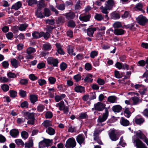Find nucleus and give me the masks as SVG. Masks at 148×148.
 <instances>
[{
    "instance_id": "0eeeda50",
    "label": "nucleus",
    "mask_w": 148,
    "mask_h": 148,
    "mask_svg": "<svg viewBox=\"0 0 148 148\" xmlns=\"http://www.w3.org/2000/svg\"><path fill=\"white\" fill-rule=\"evenodd\" d=\"M95 108L96 110L100 111L103 110L105 107V105L102 103L98 102L95 104L94 105Z\"/></svg>"
},
{
    "instance_id": "1a4fd4ad",
    "label": "nucleus",
    "mask_w": 148,
    "mask_h": 148,
    "mask_svg": "<svg viewBox=\"0 0 148 148\" xmlns=\"http://www.w3.org/2000/svg\"><path fill=\"white\" fill-rule=\"evenodd\" d=\"M90 17V14L87 15L81 14L79 16V18L81 21L87 22L89 20Z\"/></svg>"
},
{
    "instance_id": "09e8293b",
    "label": "nucleus",
    "mask_w": 148,
    "mask_h": 148,
    "mask_svg": "<svg viewBox=\"0 0 148 148\" xmlns=\"http://www.w3.org/2000/svg\"><path fill=\"white\" fill-rule=\"evenodd\" d=\"M130 15L128 12L125 11L123 14H122L121 16L122 18H125L128 17H130Z\"/></svg>"
},
{
    "instance_id": "f704fd0d",
    "label": "nucleus",
    "mask_w": 148,
    "mask_h": 148,
    "mask_svg": "<svg viewBox=\"0 0 148 148\" xmlns=\"http://www.w3.org/2000/svg\"><path fill=\"white\" fill-rule=\"evenodd\" d=\"M108 100L110 103H114L116 100V97L114 96H110L108 97Z\"/></svg>"
},
{
    "instance_id": "72a5a7b5",
    "label": "nucleus",
    "mask_w": 148,
    "mask_h": 148,
    "mask_svg": "<svg viewBox=\"0 0 148 148\" xmlns=\"http://www.w3.org/2000/svg\"><path fill=\"white\" fill-rule=\"evenodd\" d=\"M30 100L32 103H34L37 101L38 98L35 95H31L30 96Z\"/></svg>"
},
{
    "instance_id": "7c9ffc66",
    "label": "nucleus",
    "mask_w": 148,
    "mask_h": 148,
    "mask_svg": "<svg viewBox=\"0 0 148 148\" xmlns=\"http://www.w3.org/2000/svg\"><path fill=\"white\" fill-rule=\"evenodd\" d=\"M25 147L27 148H30L33 145V141L32 140H30L29 141L26 143L25 144Z\"/></svg>"
},
{
    "instance_id": "052dcab7",
    "label": "nucleus",
    "mask_w": 148,
    "mask_h": 148,
    "mask_svg": "<svg viewBox=\"0 0 148 148\" xmlns=\"http://www.w3.org/2000/svg\"><path fill=\"white\" fill-rule=\"evenodd\" d=\"M28 81V80L27 79H22L20 80V83L21 85H26L27 84Z\"/></svg>"
},
{
    "instance_id": "20e7f679",
    "label": "nucleus",
    "mask_w": 148,
    "mask_h": 148,
    "mask_svg": "<svg viewBox=\"0 0 148 148\" xmlns=\"http://www.w3.org/2000/svg\"><path fill=\"white\" fill-rule=\"evenodd\" d=\"M48 63L50 65H52L53 66L57 67L58 63V60L52 57H49L47 59Z\"/></svg>"
},
{
    "instance_id": "39448f33",
    "label": "nucleus",
    "mask_w": 148,
    "mask_h": 148,
    "mask_svg": "<svg viewBox=\"0 0 148 148\" xmlns=\"http://www.w3.org/2000/svg\"><path fill=\"white\" fill-rule=\"evenodd\" d=\"M108 115V111L107 108L105 109V112L103 114L102 116H100L98 119V122L99 124V123L103 122L105 121L107 118Z\"/></svg>"
},
{
    "instance_id": "473e14b6",
    "label": "nucleus",
    "mask_w": 148,
    "mask_h": 148,
    "mask_svg": "<svg viewBox=\"0 0 148 148\" xmlns=\"http://www.w3.org/2000/svg\"><path fill=\"white\" fill-rule=\"evenodd\" d=\"M92 78V75L90 74H88L84 79V81L85 82H91L93 80V79Z\"/></svg>"
},
{
    "instance_id": "5fc2aeb1",
    "label": "nucleus",
    "mask_w": 148,
    "mask_h": 148,
    "mask_svg": "<svg viewBox=\"0 0 148 148\" xmlns=\"http://www.w3.org/2000/svg\"><path fill=\"white\" fill-rule=\"evenodd\" d=\"M21 106L22 108H27L28 107V103L26 101L23 102L21 103Z\"/></svg>"
},
{
    "instance_id": "a18cd8bd",
    "label": "nucleus",
    "mask_w": 148,
    "mask_h": 148,
    "mask_svg": "<svg viewBox=\"0 0 148 148\" xmlns=\"http://www.w3.org/2000/svg\"><path fill=\"white\" fill-rule=\"evenodd\" d=\"M122 25L121 23L119 22H116L114 23L113 25V27L115 29H117L121 27Z\"/></svg>"
},
{
    "instance_id": "338daca9",
    "label": "nucleus",
    "mask_w": 148,
    "mask_h": 148,
    "mask_svg": "<svg viewBox=\"0 0 148 148\" xmlns=\"http://www.w3.org/2000/svg\"><path fill=\"white\" fill-rule=\"evenodd\" d=\"M19 94L22 97H25L26 95V92L22 90H20Z\"/></svg>"
},
{
    "instance_id": "7ed1b4c3",
    "label": "nucleus",
    "mask_w": 148,
    "mask_h": 148,
    "mask_svg": "<svg viewBox=\"0 0 148 148\" xmlns=\"http://www.w3.org/2000/svg\"><path fill=\"white\" fill-rule=\"evenodd\" d=\"M138 23L140 25L144 26L148 21V19L142 15H140L136 18Z\"/></svg>"
},
{
    "instance_id": "ea45409f",
    "label": "nucleus",
    "mask_w": 148,
    "mask_h": 148,
    "mask_svg": "<svg viewBox=\"0 0 148 148\" xmlns=\"http://www.w3.org/2000/svg\"><path fill=\"white\" fill-rule=\"evenodd\" d=\"M111 17L112 19H116L119 18L120 16L118 13H113L111 14Z\"/></svg>"
},
{
    "instance_id": "4d7b16f0",
    "label": "nucleus",
    "mask_w": 148,
    "mask_h": 148,
    "mask_svg": "<svg viewBox=\"0 0 148 148\" xmlns=\"http://www.w3.org/2000/svg\"><path fill=\"white\" fill-rule=\"evenodd\" d=\"M65 5L64 4H60L56 5V8L61 10H64L65 9Z\"/></svg>"
},
{
    "instance_id": "6e6d98bb",
    "label": "nucleus",
    "mask_w": 148,
    "mask_h": 148,
    "mask_svg": "<svg viewBox=\"0 0 148 148\" xmlns=\"http://www.w3.org/2000/svg\"><path fill=\"white\" fill-rule=\"evenodd\" d=\"M38 83L40 86H42L43 85L46 84V82L44 79H40L38 80Z\"/></svg>"
},
{
    "instance_id": "c03bdc74",
    "label": "nucleus",
    "mask_w": 148,
    "mask_h": 148,
    "mask_svg": "<svg viewBox=\"0 0 148 148\" xmlns=\"http://www.w3.org/2000/svg\"><path fill=\"white\" fill-rule=\"evenodd\" d=\"M42 124L46 128H47V127H48L49 126L52 125L51 122L48 120L45 121Z\"/></svg>"
},
{
    "instance_id": "de8ad7c7",
    "label": "nucleus",
    "mask_w": 148,
    "mask_h": 148,
    "mask_svg": "<svg viewBox=\"0 0 148 148\" xmlns=\"http://www.w3.org/2000/svg\"><path fill=\"white\" fill-rule=\"evenodd\" d=\"M57 22L58 23H64L65 22L64 18L62 16H60L58 18Z\"/></svg>"
},
{
    "instance_id": "b1692460",
    "label": "nucleus",
    "mask_w": 148,
    "mask_h": 148,
    "mask_svg": "<svg viewBox=\"0 0 148 148\" xmlns=\"http://www.w3.org/2000/svg\"><path fill=\"white\" fill-rule=\"evenodd\" d=\"M124 113L125 116L127 118H129L131 116V113L129 110V109L128 108H125Z\"/></svg>"
},
{
    "instance_id": "a19ab883",
    "label": "nucleus",
    "mask_w": 148,
    "mask_h": 148,
    "mask_svg": "<svg viewBox=\"0 0 148 148\" xmlns=\"http://www.w3.org/2000/svg\"><path fill=\"white\" fill-rule=\"evenodd\" d=\"M27 27L28 25L26 24H22L20 25L18 29L21 31H24L25 30Z\"/></svg>"
},
{
    "instance_id": "8fccbe9b",
    "label": "nucleus",
    "mask_w": 148,
    "mask_h": 148,
    "mask_svg": "<svg viewBox=\"0 0 148 148\" xmlns=\"http://www.w3.org/2000/svg\"><path fill=\"white\" fill-rule=\"evenodd\" d=\"M48 80L49 82L51 84H54L56 81V79L52 77H49L48 79Z\"/></svg>"
},
{
    "instance_id": "f03ea898",
    "label": "nucleus",
    "mask_w": 148,
    "mask_h": 148,
    "mask_svg": "<svg viewBox=\"0 0 148 148\" xmlns=\"http://www.w3.org/2000/svg\"><path fill=\"white\" fill-rule=\"evenodd\" d=\"M76 145V142L73 138H69L66 141L65 147L66 148H73Z\"/></svg>"
},
{
    "instance_id": "0e129e2a",
    "label": "nucleus",
    "mask_w": 148,
    "mask_h": 148,
    "mask_svg": "<svg viewBox=\"0 0 148 148\" xmlns=\"http://www.w3.org/2000/svg\"><path fill=\"white\" fill-rule=\"evenodd\" d=\"M10 96L13 98L15 97L17 95V92L15 91L11 90L10 91Z\"/></svg>"
},
{
    "instance_id": "aec40b11",
    "label": "nucleus",
    "mask_w": 148,
    "mask_h": 148,
    "mask_svg": "<svg viewBox=\"0 0 148 148\" xmlns=\"http://www.w3.org/2000/svg\"><path fill=\"white\" fill-rule=\"evenodd\" d=\"M10 62L12 66L15 68H17L19 65L18 62L15 59L13 58L11 60Z\"/></svg>"
},
{
    "instance_id": "a878e982",
    "label": "nucleus",
    "mask_w": 148,
    "mask_h": 148,
    "mask_svg": "<svg viewBox=\"0 0 148 148\" xmlns=\"http://www.w3.org/2000/svg\"><path fill=\"white\" fill-rule=\"evenodd\" d=\"M132 99L133 101V104L134 105L137 104L141 102L140 99L136 97H132Z\"/></svg>"
},
{
    "instance_id": "603ef678",
    "label": "nucleus",
    "mask_w": 148,
    "mask_h": 148,
    "mask_svg": "<svg viewBox=\"0 0 148 148\" xmlns=\"http://www.w3.org/2000/svg\"><path fill=\"white\" fill-rule=\"evenodd\" d=\"M79 117L80 119H84L88 118V116L86 113H82L79 114Z\"/></svg>"
},
{
    "instance_id": "4be33fe9",
    "label": "nucleus",
    "mask_w": 148,
    "mask_h": 148,
    "mask_svg": "<svg viewBox=\"0 0 148 148\" xmlns=\"http://www.w3.org/2000/svg\"><path fill=\"white\" fill-rule=\"evenodd\" d=\"M47 4H45L44 1L43 0H41L39 1L37 4V7L39 9H41L47 6Z\"/></svg>"
},
{
    "instance_id": "9d476101",
    "label": "nucleus",
    "mask_w": 148,
    "mask_h": 148,
    "mask_svg": "<svg viewBox=\"0 0 148 148\" xmlns=\"http://www.w3.org/2000/svg\"><path fill=\"white\" fill-rule=\"evenodd\" d=\"M44 33V32H41L39 33L36 31H34L32 33V36L33 38L36 39L43 36Z\"/></svg>"
},
{
    "instance_id": "9b49d317",
    "label": "nucleus",
    "mask_w": 148,
    "mask_h": 148,
    "mask_svg": "<svg viewBox=\"0 0 148 148\" xmlns=\"http://www.w3.org/2000/svg\"><path fill=\"white\" fill-rule=\"evenodd\" d=\"M109 136L111 139L113 141H116L119 139L116 134L115 133L114 130H112L109 133Z\"/></svg>"
},
{
    "instance_id": "412c9836",
    "label": "nucleus",
    "mask_w": 148,
    "mask_h": 148,
    "mask_svg": "<svg viewBox=\"0 0 148 148\" xmlns=\"http://www.w3.org/2000/svg\"><path fill=\"white\" fill-rule=\"evenodd\" d=\"M74 90L76 92L82 93L84 92V88L80 86H77L75 88Z\"/></svg>"
},
{
    "instance_id": "ddd939ff",
    "label": "nucleus",
    "mask_w": 148,
    "mask_h": 148,
    "mask_svg": "<svg viewBox=\"0 0 148 148\" xmlns=\"http://www.w3.org/2000/svg\"><path fill=\"white\" fill-rule=\"evenodd\" d=\"M10 134L12 137L15 138L17 137L19 134V132L17 129H13L10 131Z\"/></svg>"
},
{
    "instance_id": "79ce46f5",
    "label": "nucleus",
    "mask_w": 148,
    "mask_h": 148,
    "mask_svg": "<svg viewBox=\"0 0 148 148\" xmlns=\"http://www.w3.org/2000/svg\"><path fill=\"white\" fill-rule=\"evenodd\" d=\"M43 47L45 50H49L51 48V45L49 43H47L43 44Z\"/></svg>"
},
{
    "instance_id": "2eb2a0df",
    "label": "nucleus",
    "mask_w": 148,
    "mask_h": 148,
    "mask_svg": "<svg viewBox=\"0 0 148 148\" xmlns=\"http://www.w3.org/2000/svg\"><path fill=\"white\" fill-rule=\"evenodd\" d=\"M135 123L138 125H140L143 123L145 121L144 119L143 118H138L137 116L134 119Z\"/></svg>"
},
{
    "instance_id": "a211bd4d",
    "label": "nucleus",
    "mask_w": 148,
    "mask_h": 148,
    "mask_svg": "<svg viewBox=\"0 0 148 148\" xmlns=\"http://www.w3.org/2000/svg\"><path fill=\"white\" fill-rule=\"evenodd\" d=\"M114 33L116 35H121L124 34V30L121 29H115Z\"/></svg>"
},
{
    "instance_id": "58836bf2",
    "label": "nucleus",
    "mask_w": 148,
    "mask_h": 148,
    "mask_svg": "<svg viewBox=\"0 0 148 148\" xmlns=\"http://www.w3.org/2000/svg\"><path fill=\"white\" fill-rule=\"evenodd\" d=\"M136 135L138 137L142 139L143 140L145 139V138H146L144 134L140 131L137 132Z\"/></svg>"
},
{
    "instance_id": "4c0bfd02",
    "label": "nucleus",
    "mask_w": 148,
    "mask_h": 148,
    "mask_svg": "<svg viewBox=\"0 0 148 148\" xmlns=\"http://www.w3.org/2000/svg\"><path fill=\"white\" fill-rule=\"evenodd\" d=\"M25 114L26 116H27L28 119H35L34 116L35 113L34 112L30 113L28 112H26Z\"/></svg>"
},
{
    "instance_id": "bb28decb",
    "label": "nucleus",
    "mask_w": 148,
    "mask_h": 148,
    "mask_svg": "<svg viewBox=\"0 0 148 148\" xmlns=\"http://www.w3.org/2000/svg\"><path fill=\"white\" fill-rule=\"evenodd\" d=\"M15 142L16 144L18 146L23 147L24 145L23 142L21 139H16L15 140Z\"/></svg>"
},
{
    "instance_id": "f3484780",
    "label": "nucleus",
    "mask_w": 148,
    "mask_h": 148,
    "mask_svg": "<svg viewBox=\"0 0 148 148\" xmlns=\"http://www.w3.org/2000/svg\"><path fill=\"white\" fill-rule=\"evenodd\" d=\"M22 5V3L21 1H18L12 5L11 9L15 10H18L21 7Z\"/></svg>"
},
{
    "instance_id": "2f4dec72",
    "label": "nucleus",
    "mask_w": 148,
    "mask_h": 148,
    "mask_svg": "<svg viewBox=\"0 0 148 148\" xmlns=\"http://www.w3.org/2000/svg\"><path fill=\"white\" fill-rule=\"evenodd\" d=\"M46 132L51 135H54L55 133L54 130L50 127H49L48 128V129L46 130Z\"/></svg>"
},
{
    "instance_id": "6ab92c4d",
    "label": "nucleus",
    "mask_w": 148,
    "mask_h": 148,
    "mask_svg": "<svg viewBox=\"0 0 148 148\" xmlns=\"http://www.w3.org/2000/svg\"><path fill=\"white\" fill-rule=\"evenodd\" d=\"M56 106L59 108V110H62L65 107V105L64 102L63 101H61L60 102L57 103Z\"/></svg>"
},
{
    "instance_id": "13d9d810",
    "label": "nucleus",
    "mask_w": 148,
    "mask_h": 148,
    "mask_svg": "<svg viewBox=\"0 0 148 148\" xmlns=\"http://www.w3.org/2000/svg\"><path fill=\"white\" fill-rule=\"evenodd\" d=\"M46 23L51 25H53L55 24V21L54 19L50 20L48 19L45 20Z\"/></svg>"
},
{
    "instance_id": "393cba45",
    "label": "nucleus",
    "mask_w": 148,
    "mask_h": 148,
    "mask_svg": "<svg viewBox=\"0 0 148 148\" xmlns=\"http://www.w3.org/2000/svg\"><path fill=\"white\" fill-rule=\"evenodd\" d=\"M121 109V107L119 105L115 106L112 108V110L115 112H120Z\"/></svg>"
},
{
    "instance_id": "c85d7f7f",
    "label": "nucleus",
    "mask_w": 148,
    "mask_h": 148,
    "mask_svg": "<svg viewBox=\"0 0 148 148\" xmlns=\"http://www.w3.org/2000/svg\"><path fill=\"white\" fill-rule=\"evenodd\" d=\"M95 18L98 21H101L103 19V17L100 14L96 13L95 16Z\"/></svg>"
},
{
    "instance_id": "423d86ee",
    "label": "nucleus",
    "mask_w": 148,
    "mask_h": 148,
    "mask_svg": "<svg viewBox=\"0 0 148 148\" xmlns=\"http://www.w3.org/2000/svg\"><path fill=\"white\" fill-rule=\"evenodd\" d=\"M101 132L99 130H96L94 131L93 133V136L94 137V140L99 144L101 145H103V143L99 136V135Z\"/></svg>"
},
{
    "instance_id": "6e6552de",
    "label": "nucleus",
    "mask_w": 148,
    "mask_h": 148,
    "mask_svg": "<svg viewBox=\"0 0 148 148\" xmlns=\"http://www.w3.org/2000/svg\"><path fill=\"white\" fill-rule=\"evenodd\" d=\"M115 2L114 0H108L106 4V6L108 10L112 9L114 6Z\"/></svg>"
},
{
    "instance_id": "c9c22d12",
    "label": "nucleus",
    "mask_w": 148,
    "mask_h": 148,
    "mask_svg": "<svg viewBox=\"0 0 148 148\" xmlns=\"http://www.w3.org/2000/svg\"><path fill=\"white\" fill-rule=\"evenodd\" d=\"M43 14L45 16L48 17L51 15V12L49 9L45 8L44 9Z\"/></svg>"
},
{
    "instance_id": "69168bd1",
    "label": "nucleus",
    "mask_w": 148,
    "mask_h": 148,
    "mask_svg": "<svg viewBox=\"0 0 148 148\" xmlns=\"http://www.w3.org/2000/svg\"><path fill=\"white\" fill-rule=\"evenodd\" d=\"M2 64L4 68L6 69L8 67L9 64L8 61H5L3 62L2 63Z\"/></svg>"
},
{
    "instance_id": "f8f14e48",
    "label": "nucleus",
    "mask_w": 148,
    "mask_h": 148,
    "mask_svg": "<svg viewBox=\"0 0 148 148\" xmlns=\"http://www.w3.org/2000/svg\"><path fill=\"white\" fill-rule=\"evenodd\" d=\"M76 139L77 142L80 145L83 143L84 144L85 138L83 134H79L77 136Z\"/></svg>"
},
{
    "instance_id": "f257e3e1",
    "label": "nucleus",
    "mask_w": 148,
    "mask_h": 148,
    "mask_svg": "<svg viewBox=\"0 0 148 148\" xmlns=\"http://www.w3.org/2000/svg\"><path fill=\"white\" fill-rule=\"evenodd\" d=\"M133 143L137 148H148L145 144L138 138L134 136L132 138Z\"/></svg>"
},
{
    "instance_id": "e2e57ef3",
    "label": "nucleus",
    "mask_w": 148,
    "mask_h": 148,
    "mask_svg": "<svg viewBox=\"0 0 148 148\" xmlns=\"http://www.w3.org/2000/svg\"><path fill=\"white\" fill-rule=\"evenodd\" d=\"M61 69L62 71H64L67 68L66 64L64 62L62 63L60 66Z\"/></svg>"
},
{
    "instance_id": "680f3d73",
    "label": "nucleus",
    "mask_w": 148,
    "mask_h": 148,
    "mask_svg": "<svg viewBox=\"0 0 148 148\" xmlns=\"http://www.w3.org/2000/svg\"><path fill=\"white\" fill-rule=\"evenodd\" d=\"M134 23H131L127 25H124V26L125 28L128 29L130 30L132 29L134 27Z\"/></svg>"
},
{
    "instance_id": "bf43d9fd",
    "label": "nucleus",
    "mask_w": 148,
    "mask_h": 148,
    "mask_svg": "<svg viewBox=\"0 0 148 148\" xmlns=\"http://www.w3.org/2000/svg\"><path fill=\"white\" fill-rule=\"evenodd\" d=\"M53 114L50 111L47 112L45 114V118L46 119H50L52 117Z\"/></svg>"
},
{
    "instance_id": "cd10ccee",
    "label": "nucleus",
    "mask_w": 148,
    "mask_h": 148,
    "mask_svg": "<svg viewBox=\"0 0 148 148\" xmlns=\"http://www.w3.org/2000/svg\"><path fill=\"white\" fill-rule=\"evenodd\" d=\"M73 47L70 45H68L67 48V50L68 53L70 55L75 56V53H73Z\"/></svg>"
},
{
    "instance_id": "774afa93",
    "label": "nucleus",
    "mask_w": 148,
    "mask_h": 148,
    "mask_svg": "<svg viewBox=\"0 0 148 148\" xmlns=\"http://www.w3.org/2000/svg\"><path fill=\"white\" fill-rule=\"evenodd\" d=\"M143 76L146 78L145 79V82H148V71H146L144 74Z\"/></svg>"
},
{
    "instance_id": "49530a36",
    "label": "nucleus",
    "mask_w": 148,
    "mask_h": 148,
    "mask_svg": "<svg viewBox=\"0 0 148 148\" xmlns=\"http://www.w3.org/2000/svg\"><path fill=\"white\" fill-rule=\"evenodd\" d=\"M76 25L75 24L74 21L73 20H70L69 21L68 23L67 26L68 27L74 28Z\"/></svg>"
},
{
    "instance_id": "37998d69",
    "label": "nucleus",
    "mask_w": 148,
    "mask_h": 148,
    "mask_svg": "<svg viewBox=\"0 0 148 148\" xmlns=\"http://www.w3.org/2000/svg\"><path fill=\"white\" fill-rule=\"evenodd\" d=\"M100 9L101 11V12L103 14H108V9L106 6L105 7H103V6H102L100 8Z\"/></svg>"
},
{
    "instance_id": "864d4df0",
    "label": "nucleus",
    "mask_w": 148,
    "mask_h": 148,
    "mask_svg": "<svg viewBox=\"0 0 148 148\" xmlns=\"http://www.w3.org/2000/svg\"><path fill=\"white\" fill-rule=\"evenodd\" d=\"M2 89L5 92H6L9 90V86L7 84H3L1 86Z\"/></svg>"
},
{
    "instance_id": "4468645a",
    "label": "nucleus",
    "mask_w": 148,
    "mask_h": 148,
    "mask_svg": "<svg viewBox=\"0 0 148 148\" xmlns=\"http://www.w3.org/2000/svg\"><path fill=\"white\" fill-rule=\"evenodd\" d=\"M120 123L122 125L124 126H127L130 124L129 121L123 117L121 118Z\"/></svg>"
},
{
    "instance_id": "c756f323",
    "label": "nucleus",
    "mask_w": 148,
    "mask_h": 148,
    "mask_svg": "<svg viewBox=\"0 0 148 148\" xmlns=\"http://www.w3.org/2000/svg\"><path fill=\"white\" fill-rule=\"evenodd\" d=\"M43 140L46 146H51L52 145L53 142L52 140L44 138Z\"/></svg>"
},
{
    "instance_id": "3c124183",
    "label": "nucleus",
    "mask_w": 148,
    "mask_h": 148,
    "mask_svg": "<svg viewBox=\"0 0 148 148\" xmlns=\"http://www.w3.org/2000/svg\"><path fill=\"white\" fill-rule=\"evenodd\" d=\"M21 136L23 138L27 139L28 136V133L25 131H23L21 133Z\"/></svg>"
},
{
    "instance_id": "e433bc0d",
    "label": "nucleus",
    "mask_w": 148,
    "mask_h": 148,
    "mask_svg": "<svg viewBox=\"0 0 148 148\" xmlns=\"http://www.w3.org/2000/svg\"><path fill=\"white\" fill-rule=\"evenodd\" d=\"M36 51L35 49L32 47H28L26 49V53L27 54H31L32 53H34Z\"/></svg>"
},
{
    "instance_id": "5701e85b",
    "label": "nucleus",
    "mask_w": 148,
    "mask_h": 148,
    "mask_svg": "<svg viewBox=\"0 0 148 148\" xmlns=\"http://www.w3.org/2000/svg\"><path fill=\"white\" fill-rule=\"evenodd\" d=\"M66 18L68 19H73L75 17V15L73 12H70L65 14V15Z\"/></svg>"
},
{
    "instance_id": "dca6fc26",
    "label": "nucleus",
    "mask_w": 148,
    "mask_h": 148,
    "mask_svg": "<svg viewBox=\"0 0 148 148\" xmlns=\"http://www.w3.org/2000/svg\"><path fill=\"white\" fill-rule=\"evenodd\" d=\"M96 29L95 27H90L87 29V35L90 37H92L95 31H96Z\"/></svg>"
}]
</instances>
